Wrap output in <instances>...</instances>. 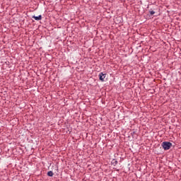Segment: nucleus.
Wrapping results in <instances>:
<instances>
[{
  "label": "nucleus",
  "mask_w": 181,
  "mask_h": 181,
  "mask_svg": "<svg viewBox=\"0 0 181 181\" xmlns=\"http://www.w3.org/2000/svg\"><path fill=\"white\" fill-rule=\"evenodd\" d=\"M162 146L165 151H169V149H170V147L172 146V143L164 141L162 144Z\"/></svg>",
  "instance_id": "nucleus-1"
},
{
  "label": "nucleus",
  "mask_w": 181,
  "mask_h": 181,
  "mask_svg": "<svg viewBox=\"0 0 181 181\" xmlns=\"http://www.w3.org/2000/svg\"><path fill=\"white\" fill-rule=\"evenodd\" d=\"M105 76H107V74L100 73L99 74V78H100V81H104V78H105Z\"/></svg>",
  "instance_id": "nucleus-2"
},
{
  "label": "nucleus",
  "mask_w": 181,
  "mask_h": 181,
  "mask_svg": "<svg viewBox=\"0 0 181 181\" xmlns=\"http://www.w3.org/2000/svg\"><path fill=\"white\" fill-rule=\"evenodd\" d=\"M33 18L35 19V21H42V16H33Z\"/></svg>",
  "instance_id": "nucleus-3"
},
{
  "label": "nucleus",
  "mask_w": 181,
  "mask_h": 181,
  "mask_svg": "<svg viewBox=\"0 0 181 181\" xmlns=\"http://www.w3.org/2000/svg\"><path fill=\"white\" fill-rule=\"evenodd\" d=\"M47 175H48L49 176L52 177V176H53V172L49 171V172L47 173Z\"/></svg>",
  "instance_id": "nucleus-4"
},
{
  "label": "nucleus",
  "mask_w": 181,
  "mask_h": 181,
  "mask_svg": "<svg viewBox=\"0 0 181 181\" xmlns=\"http://www.w3.org/2000/svg\"><path fill=\"white\" fill-rule=\"evenodd\" d=\"M150 13H151V15H155V11H150Z\"/></svg>",
  "instance_id": "nucleus-5"
}]
</instances>
